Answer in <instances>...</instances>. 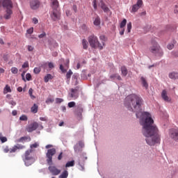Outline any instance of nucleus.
Here are the masks:
<instances>
[{"label": "nucleus", "instance_id": "23", "mask_svg": "<svg viewBox=\"0 0 178 178\" xmlns=\"http://www.w3.org/2000/svg\"><path fill=\"white\" fill-rule=\"evenodd\" d=\"M168 77L170 79H172V80H177L178 79V72H170L168 74Z\"/></svg>", "mask_w": 178, "mask_h": 178}, {"label": "nucleus", "instance_id": "6", "mask_svg": "<svg viewBox=\"0 0 178 178\" xmlns=\"http://www.w3.org/2000/svg\"><path fill=\"white\" fill-rule=\"evenodd\" d=\"M80 86H76L74 88H71L70 92L68 93L69 97L72 99H77L80 95Z\"/></svg>", "mask_w": 178, "mask_h": 178}, {"label": "nucleus", "instance_id": "42", "mask_svg": "<svg viewBox=\"0 0 178 178\" xmlns=\"http://www.w3.org/2000/svg\"><path fill=\"white\" fill-rule=\"evenodd\" d=\"M26 80L27 81H31V73H27L26 74Z\"/></svg>", "mask_w": 178, "mask_h": 178}, {"label": "nucleus", "instance_id": "10", "mask_svg": "<svg viewBox=\"0 0 178 178\" xmlns=\"http://www.w3.org/2000/svg\"><path fill=\"white\" fill-rule=\"evenodd\" d=\"M169 136L172 140L178 143V129L172 128L169 131Z\"/></svg>", "mask_w": 178, "mask_h": 178}, {"label": "nucleus", "instance_id": "9", "mask_svg": "<svg viewBox=\"0 0 178 178\" xmlns=\"http://www.w3.org/2000/svg\"><path fill=\"white\" fill-rule=\"evenodd\" d=\"M50 17L53 22H56V20L60 19V10H52L50 15Z\"/></svg>", "mask_w": 178, "mask_h": 178}, {"label": "nucleus", "instance_id": "59", "mask_svg": "<svg viewBox=\"0 0 178 178\" xmlns=\"http://www.w3.org/2000/svg\"><path fill=\"white\" fill-rule=\"evenodd\" d=\"M72 10H74V12L75 13H77V6L73 5V6H72Z\"/></svg>", "mask_w": 178, "mask_h": 178}, {"label": "nucleus", "instance_id": "15", "mask_svg": "<svg viewBox=\"0 0 178 178\" xmlns=\"http://www.w3.org/2000/svg\"><path fill=\"white\" fill-rule=\"evenodd\" d=\"M49 172L53 175V176H58L60 173V170L58 169L55 165H49L48 168Z\"/></svg>", "mask_w": 178, "mask_h": 178}, {"label": "nucleus", "instance_id": "22", "mask_svg": "<svg viewBox=\"0 0 178 178\" xmlns=\"http://www.w3.org/2000/svg\"><path fill=\"white\" fill-rule=\"evenodd\" d=\"M140 81H141L143 87H144L145 90H148V82H147V79H145V77L141 76Z\"/></svg>", "mask_w": 178, "mask_h": 178}, {"label": "nucleus", "instance_id": "34", "mask_svg": "<svg viewBox=\"0 0 178 178\" xmlns=\"http://www.w3.org/2000/svg\"><path fill=\"white\" fill-rule=\"evenodd\" d=\"M72 74H73V72H72V70H69L66 74V79H67V80H70V77H72Z\"/></svg>", "mask_w": 178, "mask_h": 178}, {"label": "nucleus", "instance_id": "17", "mask_svg": "<svg viewBox=\"0 0 178 178\" xmlns=\"http://www.w3.org/2000/svg\"><path fill=\"white\" fill-rule=\"evenodd\" d=\"M26 148L25 145L22 144H17L14 145L11 149H10V153L12 154L13 152H16L17 149H24Z\"/></svg>", "mask_w": 178, "mask_h": 178}, {"label": "nucleus", "instance_id": "47", "mask_svg": "<svg viewBox=\"0 0 178 178\" xmlns=\"http://www.w3.org/2000/svg\"><path fill=\"white\" fill-rule=\"evenodd\" d=\"M92 3L95 10H97V9H98V6L97 5V0H93Z\"/></svg>", "mask_w": 178, "mask_h": 178}, {"label": "nucleus", "instance_id": "45", "mask_svg": "<svg viewBox=\"0 0 178 178\" xmlns=\"http://www.w3.org/2000/svg\"><path fill=\"white\" fill-rule=\"evenodd\" d=\"M27 34H33L34 33V28L31 27L26 30Z\"/></svg>", "mask_w": 178, "mask_h": 178}, {"label": "nucleus", "instance_id": "30", "mask_svg": "<svg viewBox=\"0 0 178 178\" xmlns=\"http://www.w3.org/2000/svg\"><path fill=\"white\" fill-rule=\"evenodd\" d=\"M69 176V172L67 170H64L58 177V178H67Z\"/></svg>", "mask_w": 178, "mask_h": 178}, {"label": "nucleus", "instance_id": "64", "mask_svg": "<svg viewBox=\"0 0 178 178\" xmlns=\"http://www.w3.org/2000/svg\"><path fill=\"white\" fill-rule=\"evenodd\" d=\"M17 91H18V92H22V91H23V88H22V86H19L17 88Z\"/></svg>", "mask_w": 178, "mask_h": 178}, {"label": "nucleus", "instance_id": "11", "mask_svg": "<svg viewBox=\"0 0 178 178\" xmlns=\"http://www.w3.org/2000/svg\"><path fill=\"white\" fill-rule=\"evenodd\" d=\"M143 6V0H138L136 3L132 6L131 13H136Z\"/></svg>", "mask_w": 178, "mask_h": 178}, {"label": "nucleus", "instance_id": "50", "mask_svg": "<svg viewBox=\"0 0 178 178\" xmlns=\"http://www.w3.org/2000/svg\"><path fill=\"white\" fill-rule=\"evenodd\" d=\"M37 147H38V143H35L30 145V149H33V148H37Z\"/></svg>", "mask_w": 178, "mask_h": 178}, {"label": "nucleus", "instance_id": "35", "mask_svg": "<svg viewBox=\"0 0 178 178\" xmlns=\"http://www.w3.org/2000/svg\"><path fill=\"white\" fill-rule=\"evenodd\" d=\"M126 23H127V20L126 19H124L122 22L120 23V29H124L126 26Z\"/></svg>", "mask_w": 178, "mask_h": 178}, {"label": "nucleus", "instance_id": "58", "mask_svg": "<svg viewBox=\"0 0 178 178\" xmlns=\"http://www.w3.org/2000/svg\"><path fill=\"white\" fill-rule=\"evenodd\" d=\"M48 66H49V69H54V63H52L51 62L48 63Z\"/></svg>", "mask_w": 178, "mask_h": 178}, {"label": "nucleus", "instance_id": "60", "mask_svg": "<svg viewBox=\"0 0 178 178\" xmlns=\"http://www.w3.org/2000/svg\"><path fill=\"white\" fill-rule=\"evenodd\" d=\"M60 111H62V112H66V106H60Z\"/></svg>", "mask_w": 178, "mask_h": 178}, {"label": "nucleus", "instance_id": "44", "mask_svg": "<svg viewBox=\"0 0 178 178\" xmlns=\"http://www.w3.org/2000/svg\"><path fill=\"white\" fill-rule=\"evenodd\" d=\"M0 140L1 141L2 143H6V141H8V138L5 136H0Z\"/></svg>", "mask_w": 178, "mask_h": 178}, {"label": "nucleus", "instance_id": "24", "mask_svg": "<svg viewBox=\"0 0 178 178\" xmlns=\"http://www.w3.org/2000/svg\"><path fill=\"white\" fill-rule=\"evenodd\" d=\"M93 24L96 26H101V18L99 17V16L97 15L95 17V20L93 21Z\"/></svg>", "mask_w": 178, "mask_h": 178}, {"label": "nucleus", "instance_id": "33", "mask_svg": "<svg viewBox=\"0 0 178 178\" xmlns=\"http://www.w3.org/2000/svg\"><path fill=\"white\" fill-rule=\"evenodd\" d=\"M72 166H74V161H68L66 164H65V168H72Z\"/></svg>", "mask_w": 178, "mask_h": 178}, {"label": "nucleus", "instance_id": "39", "mask_svg": "<svg viewBox=\"0 0 178 178\" xmlns=\"http://www.w3.org/2000/svg\"><path fill=\"white\" fill-rule=\"evenodd\" d=\"M27 119V115H22L19 117V120H22L23 122H26Z\"/></svg>", "mask_w": 178, "mask_h": 178}, {"label": "nucleus", "instance_id": "31", "mask_svg": "<svg viewBox=\"0 0 178 178\" xmlns=\"http://www.w3.org/2000/svg\"><path fill=\"white\" fill-rule=\"evenodd\" d=\"M4 94H8V92H12V89H10V86L9 85H6L3 89Z\"/></svg>", "mask_w": 178, "mask_h": 178}, {"label": "nucleus", "instance_id": "29", "mask_svg": "<svg viewBox=\"0 0 178 178\" xmlns=\"http://www.w3.org/2000/svg\"><path fill=\"white\" fill-rule=\"evenodd\" d=\"M83 49H88V42L86 39L82 40Z\"/></svg>", "mask_w": 178, "mask_h": 178}, {"label": "nucleus", "instance_id": "49", "mask_svg": "<svg viewBox=\"0 0 178 178\" xmlns=\"http://www.w3.org/2000/svg\"><path fill=\"white\" fill-rule=\"evenodd\" d=\"M79 76H80L78 73H74L72 76L73 80L77 81V79H79Z\"/></svg>", "mask_w": 178, "mask_h": 178}, {"label": "nucleus", "instance_id": "62", "mask_svg": "<svg viewBox=\"0 0 178 178\" xmlns=\"http://www.w3.org/2000/svg\"><path fill=\"white\" fill-rule=\"evenodd\" d=\"M124 34V28H122L120 30V35H123Z\"/></svg>", "mask_w": 178, "mask_h": 178}, {"label": "nucleus", "instance_id": "19", "mask_svg": "<svg viewBox=\"0 0 178 178\" xmlns=\"http://www.w3.org/2000/svg\"><path fill=\"white\" fill-rule=\"evenodd\" d=\"M100 8L102 9V10L104 12V13H108V12H111V10L109 9V7L105 4L104 1L100 0Z\"/></svg>", "mask_w": 178, "mask_h": 178}, {"label": "nucleus", "instance_id": "48", "mask_svg": "<svg viewBox=\"0 0 178 178\" xmlns=\"http://www.w3.org/2000/svg\"><path fill=\"white\" fill-rule=\"evenodd\" d=\"M29 61H26L23 63L22 67V69H25V67H29Z\"/></svg>", "mask_w": 178, "mask_h": 178}, {"label": "nucleus", "instance_id": "43", "mask_svg": "<svg viewBox=\"0 0 178 178\" xmlns=\"http://www.w3.org/2000/svg\"><path fill=\"white\" fill-rule=\"evenodd\" d=\"M27 49H28L29 52H33L34 51V46L28 45Z\"/></svg>", "mask_w": 178, "mask_h": 178}, {"label": "nucleus", "instance_id": "52", "mask_svg": "<svg viewBox=\"0 0 178 178\" xmlns=\"http://www.w3.org/2000/svg\"><path fill=\"white\" fill-rule=\"evenodd\" d=\"M167 48L170 51L172 48H175V44L173 43L169 44L167 45Z\"/></svg>", "mask_w": 178, "mask_h": 178}, {"label": "nucleus", "instance_id": "25", "mask_svg": "<svg viewBox=\"0 0 178 178\" xmlns=\"http://www.w3.org/2000/svg\"><path fill=\"white\" fill-rule=\"evenodd\" d=\"M31 112L32 113H37V112H38V105H37V104H33V106L31 108Z\"/></svg>", "mask_w": 178, "mask_h": 178}, {"label": "nucleus", "instance_id": "13", "mask_svg": "<svg viewBox=\"0 0 178 178\" xmlns=\"http://www.w3.org/2000/svg\"><path fill=\"white\" fill-rule=\"evenodd\" d=\"M70 63V60L69 59H67L65 63L64 64H60L59 69L62 72V73H66L67 72V69H69V65Z\"/></svg>", "mask_w": 178, "mask_h": 178}, {"label": "nucleus", "instance_id": "53", "mask_svg": "<svg viewBox=\"0 0 178 178\" xmlns=\"http://www.w3.org/2000/svg\"><path fill=\"white\" fill-rule=\"evenodd\" d=\"M44 37H47V33L45 32H42V33L38 35V38H44Z\"/></svg>", "mask_w": 178, "mask_h": 178}, {"label": "nucleus", "instance_id": "1", "mask_svg": "<svg viewBox=\"0 0 178 178\" xmlns=\"http://www.w3.org/2000/svg\"><path fill=\"white\" fill-rule=\"evenodd\" d=\"M144 104L143 97L138 95L131 94L128 95L124 102V105L130 112H136L137 119L142 122L143 134L146 137L145 141L147 145L152 147L156 144H161V135L158 127L154 124V120L151 114L147 111L143 112L141 106Z\"/></svg>", "mask_w": 178, "mask_h": 178}, {"label": "nucleus", "instance_id": "61", "mask_svg": "<svg viewBox=\"0 0 178 178\" xmlns=\"http://www.w3.org/2000/svg\"><path fill=\"white\" fill-rule=\"evenodd\" d=\"M3 152H5V154H8V152H9V147L8 146L3 149Z\"/></svg>", "mask_w": 178, "mask_h": 178}, {"label": "nucleus", "instance_id": "40", "mask_svg": "<svg viewBox=\"0 0 178 178\" xmlns=\"http://www.w3.org/2000/svg\"><path fill=\"white\" fill-rule=\"evenodd\" d=\"M9 105H11L10 108L13 109V106H16V102L11 100L8 102Z\"/></svg>", "mask_w": 178, "mask_h": 178}, {"label": "nucleus", "instance_id": "7", "mask_svg": "<svg viewBox=\"0 0 178 178\" xmlns=\"http://www.w3.org/2000/svg\"><path fill=\"white\" fill-rule=\"evenodd\" d=\"M56 154V149L51 148L47 150L46 153L47 162L48 165H52V156Z\"/></svg>", "mask_w": 178, "mask_h": 178}, {"label": "nucleus", "instance_id": "16", "mask_svg": "<svg viewBox=\"0 0 178 178\" xmlns=\"http://www.w3.org/2000/svg\"><path fill=\"white\" fill-rule=\"evenodd\" d=\"M38 129V123L37 122H34L29 124L26 128L28 133H33L34 130H37Z\"/></svg>", "mask_w": 178, "mask_h": 178}, {"label": "nucleus", "instance_id": "51", "mask_svg": "<svg viewBox=\"0 0 178 178\" xmlns=\"http://www.w3.org/2000/svg\"><path fill=\"white\" fill-rule=\"evenodd\" d=\"M41 122H48V117H40Z\"/></svg>", "mask_w": 178, "mask_h": 178}, {"label": "nucleus", "instance_id": "63", "mask_svg": "<svg viewBox=\"0 0 178 178\" xmlns=\"http://www.w3.org/2000/svg\"><path fill=\"white\" fill-rule=\"evenodd\" d=\"M79 165L81 168V170H84V164H83L81 163H79Z\"/></svg>", "mask_w": 178, "mask_h": 178}, {"label": "nucleus", "instance_id": "20", "mask_svg": "<svg viewBox=\"0 0 178 178\" xmlns=\"http://www.w3.org/2000/svg\"><path fill=\"white\" fill-rule=\"evenodd\" d=\"M52 10H59V1L58 0H50Z\"/></svg>", "mask_w": 178, "mask_h": 178}, {"label": "nucleus", "instance_id": "5", "mask_svg": "<svg viewBox=\"0 0 178 178\" xmlns=\"http://www.w3.org/2000/svg\"><path fill=\"white\" fill-rule=\"evenodd\" d=\"M149 50L156 56H162L163 55V51H162V49L157 42H154L153 46L149 48Z\"/></svg>", "mask_w": 178, "mask_h": 178}, {"label": "nucleus", "instance_id": "14", "mask_svg": "<svg viewBox=\"0 0 178 178\" xmlns=\"http://www.w3.org/2000/svg\"><path fill=\"white\" fill-rule=\"evenodd\" d=\"M84 148V142L79 141L74 146V151L76 154H79V152H81V149Z\"/></svg>", "mask_w": 178, "mask_h": 178}, {"label": "nucleus", "instance_id": "27", "mask_svg": "<svg viewBox=\"0 0 178 178\" xmlns=\"http://www.w3.org/2000/svg\"><path fill=\"white\" fill-rule=\"evenodd\" d=\"M99 40L102 41V46L104 47H105V42H106V40H108L106 37L104 35H102L99 36Z\"/></svg>", "mask_w": 178, "mask_h": 178}, {"label": "nucleus", "instance_id": "36", "mask_svg": "<svg viewBox=\"0 0 178 178\" xmlns=\"http://www.w3.org/2000/svg\"><path fill=\"white\" fill-rule=\"evenodd\" d=\"M40 72H41V67H35L33 69V73H35V74H40Z\"/></svg>", "mask_w": 178, "mask_h": 178}, {"label": "nucleus", "instance_id": "55", "mask_svg": "<svg viewBox=\"0 0 178 178\" xmlns=\"http://www.w3.org/2000/svg\"><path fill=\"white\" fill-rule=\"evenodd\" d=\"M47 63H43L40 64V67H42V69H47Z\"/></svg>", "mask_w": 178, "mask_h": 178}, {"label": "nucleus", "instance_id": "26", "mask_svg": "<svg viewBox=\"0 0 178 178\" xmlns=\"http://www.w3.org/2000/svg\"><path fill=\"white\" fill-rule=\"evenodd\" d=\"M127 68L126 67V66H122L121 67V74L122 76H124V77H126V76H127Z\"/></svg>", "mask_w": 178, "mask_h": 178}, {"label": "nucleus", "instance_id": "21", "mask_svg": "<svg viewBox=\"0 0 178 178\" xmlns=\"http://www.w3.org/2000/svg\"><path fill=\"white\" fill-rule=\"evenodd\" d=\"M161 97L165 102H170L172 101L170 98L168 96V92L165 90H163L161 92Z\"/></svg>", "mask_w": 178, "mask_h": 178}, {"label": "nucleus", "instance_id": "8", "mask_svg": "<svg viewBox=\"0 0 178 178\" xmlns=\"http://www.w3.org/2000/svg\"><path fill=\"white\" fill-rule=\"evenodd\" d=\"M83 105L81 104H78L75 107L74 115L78 118L79 120H80L83 118Z\"/></svg>", "mask_w": 178, "mask_h": 178}, {"label": "nucleus", "instance_id": "37", "mask_svg": "<svg viewBox=\"0 0 178 178\" xmlns=\"http://www.w3.org/2000/svg\"><path fill=\"white\" fill-rule=\"evenodd\" d=\"M19 70H17V67H11V73H13V74H17Z\"/></svg>", "mask_w": 178, "mask_h": 178}, {"label": "nucleus", "instance_id": "57", "mask_svg": "<svg viewBox=\"0 0 178 178\" xmlns=\"http://www.w3.org/2000/svg\"><path fill=\"white\" fill-rule=\"evenodd\" d=\"M33 24H38V19L36 17L33 18Z\"/></svg>", "mask_w": 178, "mask_h": 178}, {"label": "nucleus", "instance_id": "46", "mask_svg": "<svg viewBox=\"0 0 178 178\" xmlns=\"http://www.w3.org/2000/svg\"><path fill=\"white\" fill-rule=\"evenodd\" d=\"M63 99L62 98H56V104H62L63 102Z\"/></svg>", "mask_w": 178, "mask_h": 178}, {"label": "nucleus", "instance_id": "32", "mask_svg": "<svg viewBox=\"0 0 178 178\" xmlns=\"http://www.w3.org/2000/svg\"><path fill=\"white\" fill-rule=\"evenodd\" d=\"M33 91L34 90H33L31 88L29 90V95L31 99H35V96L33 95Z\"/></svg>", "mask_w": 178, "mask_h": 178}, {"label": "nucleus", "instance_id": "2", "mask_svg": "<svg viewBox=\"0 0 178 178\" xmlns=\"http://www.w3.org/2000/svg\"><path fill=\"white\" fill-rule=\"evenodd\" d=\"M1 8L6 9V14L3 15L5 20H9L13 15V1L12 0H0V10Z\"/></svg>", "mask_w": 178, "mask_h": 178}, {"label": "nucleus", "instance_id": "18", "mask_svg": "<svg viewBox=\"0 0 178 178\" xmlns=\"http://www.w3.org/2000/svg\"><path fill=\"white\" fill-rule=\"evenodd\" d=\"M30 141H31V138L30 136H22L19 139H17L16 143H22V144H24V143H30Z\"/></svg>", "mask_w": 178, "mask_h": 178}, {"label": "nucleus", "instance_id": "12", "mask_svg": "<svg viewBox=\"0 0 178 178\" xmlns=\"http://www.w3.org/2000/svg\"><path fill=\"white\" fill-rule=\"evenodd\" d=\"M40 5H41V2L40 0H31L30 1V7L32 10H37L38 8H40Z\"/></svg>", "mask_w": 178, "mask_h": 178}, {"label": "nucleus", "instance_id": "54", "mask_svg": "<svg viewBox=\"0 0 178 178\" xmlns=\"http://www.w3.org/2000/svg\"><path fill=\"white\" fill-rule=\"evenodd\" d=\"M54 99L52 98H47V99L46 100V104H51L52 102H54Z\"/></svg>", "mask_w": 178, "mask_h": 178}, {"label": "nucleus", "instance_id": "3", "mask_svg": "<svg viewBox=\"0 0 178 178\" xmlns=\"http://www.w3.org/2000/svg\"><path fill=\"white\" fill-rule=\"evenodd\" d=\"M31 152H33V149H27L22 156V161L25 166H31L37 161V158L30 155Z\"/></svg>", "mask_w": 178, "mask_h": 178}, {"label": "nucleus", "instance_id": "38", "mask_svg": "<svg viewBox=\"0 0 178 178\" xmlns=\"http://www.w3.org/2000/svg\"><path fill=\"white\" fill-rule=\"evenodd\" d=\"M67 106H68V108H74V106H76V102H70L67 104Z\"/></svg>", "mask_w": 178, "mask_h": 178}, {"label": "nucleus", "instance_id": "41", "mask_svg": "<svg viewBox=\"0 0 178 178\" xmlns=\"http://www.w3.org/2000/svg\"><path fill=\"white\" fill-rule=\"evenodd\" d=\"M127 30L128 33H130L131 31V22H129L127 25Z\"/></svg>", "mask_w": 178, "mask_h": 178}, {"label": "nucleus", "instance_id": "56", "mask_svg": "<svg viewBox=\"0 0 178 178\" xmlns=\"http://www.w3.org/2000/svg\"><path fill=\"white\" fill-rule=\"evenodd\" d=\"M118 76V74H113L110 76V79H111V80H115V79H116Z\"/></svg>", "mask_w": 178, "mask_h": 178}, {"label": "nucleus", "instance_id": "28", "mask_svg": "<svg viewBox=\"0 0 178 178\" xmlns=\"http://www.w3.org/2000/svg\"><path fill=\"white\" fill-rule=\"evenodd\" d=\"M54 79V76L51 74H47L46 76L44 77V83H48L49 80H52Z\"/></svg>", "mask_w": 178, "mask_h": 178}, {"label": "nucleus", "instance_id": "4", "mask_svg": "<svg viewBox=\"0 0 178 178\" xmlns=\"http://www.w3.org/2000/svg\"><path fill=\"white\" fill-rule=\"evenodd\" d=\"M88 41L91 48H94V49L98 48L99 51H102V44H101V42H99V40H98V37H97L95 35L92 34L89 35L88 38Z\"/></svg>", "mask_w": 178, "mask_h": 178}]
</instances>
